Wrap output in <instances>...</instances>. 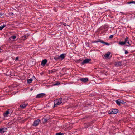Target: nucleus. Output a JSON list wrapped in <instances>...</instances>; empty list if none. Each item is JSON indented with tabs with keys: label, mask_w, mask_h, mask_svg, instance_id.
<instances>
[{
	"label": "nucleus",
	"mask_w": 135,
	"mask_h": 135,
	"mask_svg": "<svg viewBox=\"0 0 135 135\" xmlns=\"http://www.w3.org/2000/svg\"><path fill=\"white\" fill-rule=\"evenodd\" d=\"M62 99L61 98H59L56 99L54 101V106L57 107L58 105L60 104L62 102Z\"/></svg>",
	"instance_id": "nucleus-1"
},
{
	"label": "nucleus",
	"mask_w": 135,
	"mask_h": 135,
	"mask_svg": "<svg viewBox=\"0 0 135 135\" xmlns=\"http://www.w3.org/2000/svg\"><path fill=\"white\" fill-rule=\"evenodd\" d=\"M118 112V110L116 109H115L110 110L108 112L109 114H115L117 113Z\"/></svg>",
	"instance_id": "nucleus-2"
},
{
	"label": "nucleus",
	"mask_w": 135,
	"mask_h": 135,
	"mask_svg": "<svg viewBox=\"0 0 135 135\" xmlns=\"http://www.w3.org/2000/svg\"><path fill=\"white\" fill-rule=\"evenodd\" d=\"M40 122V120L39 119H37L36 121H35L33 124V125L35 126H38Z\"/></svg>",
	"instance_id": "nucleus-3"
},
{
	"label": "nucleus",
	"mask_w": 135,
	"mask_h": 135,
	"mask_svg": "<svg viewBox=\"0 0 135 135\" xmlns=\"http://www.w3.org/2000/svg\"><path fill=\"white\" fill-rule=\"evenodd\" d=\"M91 61V59H86L84 60L82 63L83 64H85L88 63L89 61Z\"/></svg>",
	"instance_id": "nucleus-4"
},
{
	"label": "nucleus",
	"mask_w": 135,
	"mask_h": 135,
	"mask_svg": "<svg viewBox=\"0 0 135 135\" xmlns=\"http://www.w3.org/2000/svg\"><path fill=\"white\" fill-rule=\"evenodd\" d=\"M28 104L26 103L25 102H23L20 105V107L22 108V109H24L26 107Z\"/></svg>",
	"instance_id": "nucleus-5"
},
{
	"label": "nucleus",
	"mask_w": 135,
	"mask_h": 135,
	"mask_svg": "<svg viewBox=\"0 0 135 135\" xmlns=\"http://www.w3.org/2000/svg\"><path fill=\"white\" fill-rule=\"evenodd\" d=\"M127 39H128V38L127 37H126L125 38L124 42H119V44L121 45L125 44L127 42Z\"/></svg>",
	"instance_id": "nucleus-6"
},
{
	"label": "nucleus",
	"mask_w": 135,
	"mask_h": 135,
	"mask_svg": "<svg viewBox=\"0 0 135 135\" xmlns=\"http://www.w3.org/2000/svg\"><path fill=\"white\" fill-rule=\"evenodd\" d=\"M80 80L82 82L85 83L88 81V79L87 78H83L80 79Z\"/></svg>",
	"instance_id": "nucleus-7"
},
{
	"label": "nucleus",
	"mask_w": 135,
	"mask_h": 135,
	"mask_svg": "<svg viewBox=\"0 0 135 135\" xmlns=\"http://www.w3.org/2000/svg\"><path fill=\"white\" fill-rule=\"evenodd\" d=\"M7 130V128H3L0 129V133H3L6 132Z\"/></svg>",
	"instance_id": "nucleus-8"
},
{
	"label": "nucleus",
	"mask_w": 135,
	"mask_h": 135,
	"mask_svg": "<svg viewBox=\"0 0 135 135\" xmlns=\"http://www.w3.org/2000/svg\"><path fill=\"white\" fill-rule=\"evenodd\" d=\"M9 109L8 110L5 112L3 113V115L4 117H7L8 116V114L9 113Z\"/></svg>",
	"instance_id": "nucleus-9"
},
{
	"label": "nucleus",
	"mask_w": 135,
	"mask_h": 135,
	"mask_svg": "<svg viewBox=\"0 0 135 135\" xmlns=\"http://www.w3.org/2000/svg\"><path fill=\"white\" fill-rule=\"evenodd\" d=\"M45 94L44 93H40L37 95L36 96L37 98H41L45 96Z\"/></svg>",
	"instance_id": "nucleus-10"
},
{
	"label": "nucleus",
	"mask_w": 135,
	"mask_h": 135,
	"mask_svg": "<svg viewBox=\"0 0 135 135\" xmlns=\"http://www.w3.org/2000/svg\"><path fill=\"white\" fill-rule=\"evenodd\" d=\"M111 53L109 52H108L104 56V57L105 58H109L110 55Z\"/></svg>",
	"instance_id": "nucleus-11"
},
{
	"label": "nucleus",
	"mask_w": 135,
	"mask_h": 135,
	"mask_svg": "<svg viewBox=\"0 0 135 135\" xmlns=\"http://www.w3.org/2000/svg\"><path fill=\"white\" fill-rule=\"evenodd\" d=\"M35 79V77L33 76L31 78H30V79L27 80V82L28 83H31L33 79Z\"/></svg>",
	"instance_id": "nucleus-12"
},
{
	"label": "nucleus",
	"mask_w": 135,
	"mask_h": 135,
	"mask_svg": "<svg viewBox=\"0 0 135 135\" xmlns=\"http://www.w3.org/2000/svg\"><path fill=\"white\" fill-rule=\"evenodd\" d=\"M47 62V60L46 59H44L41 62V65H42L43 66H44V65L46 64Z\"/></svg>",
	"instance_id": "nucleus-13"
},
{
	"label": "nucleus",
	"mask_w": 135,
	"mask_h": 135,
	"mask_svg": "<svg viewBox=\"0 0 135 135\" xmlns=\"http://www.w3.org/2000/svg\"><path fill=\"white\" fill-rule=\"evenodd\" d=\"M60 59H61V60H62L65 57V54H61L60 56H59Z\"/></svg>",
	"instance_id": "nucleus-14"
},
{
	"label": "nucleus",
	"mask_w": 135,
	"mask_h": 135,
	"mask_svg": "<svg viewBox=\"0 0 135 135\" xmlns=\"http://www.w3.org/2000/svg\"><path fill=\"white\" fill-rule=\"evenodd\" d=\"M122 64L120 62H117L116 63L115 66H118L121 65Z\"/></svg>",
	"instance_id": "nucleus-15"
},
{
	"label": "nucleus",
	"mask_w": 135,
	"mask_h": 135,
	"mask_svg": "<svg viewBox=\"0 0 135 135\" xmlns=\"http://www.w3.org/2000/svg\"><path fill=\"white\" fill-rule=\"evenodd\" d=\"M116 103L118 105H120L121 102L120 100L118 99L116 101Z\"/></svg>",
	"instance_id": "nucleus-16"
},
{
	"label": "nucleus",
	"mask_w": 135,
	"mask_h": 135,
	"mask_svg": "<svg viewBox=\"0 0 135 135\" xmlns=\"http://www.w3.org/2000/svg\"><path fill=\"white\" fill-rule=\"evenodd\" d=\"M98 42H100L101 43H103V40H98L97 41H94L93 42V43H97Z\"/></svg>",
	"instance_id": "nucleus-17"
},
{
	"label": "nucleus",
	"mask_w": 135,
	"mask_h": 135,
	"mask_svg": "<svg viewBox=\"0 0 135 135\" xmlns=\"http://www.w3.org/2000/svg\"><path fill=\"white\" fill-rule=\"evenodd\" d=\"M6 26V25H3L0 27V30L3 29L4 27Z\"/></svg>",
	"instance_id": "nucleus-18"
},
{
	"label": "nucleus",
	"mask_w": 135,
	"mask_h": 135,
	"mask_svg": "<svg viewBox=\"0 0 135 135\" xmlns=\"http://www.w3.org/2000/svg\"><path fill=\"white\" fill-rule=\"evenodd\" d=\"M54 59L56 60H59L60 59V57H59V56L58 57H56L54 58Z\"/></svg>",
	"instance_id": "nucleus-19"
},
{
	"label": "nucleus",
	"mask_w": 135,
	"mask_h": 135,
	"mask_svg": "<svg viewBox=\"0 0 135 135\" xmlns=\"http://www.w3.org/2000/svg\"><path fill=\"white\" fill-rule=\"evenodd\" d=\"M64 133H62L61 132L57 133L56 135H64Z\"/></svg>",
	"instance_id": "nucleus-20"
},
{
	"label": "nucleus",
	"mask_w": 135,
	"mask_h": 135,
	"mask_svg": "<svg viewBox=\"0 0 135 135\" xmlns=\"http://www.w3.org/2000/svg\"><path fill=\"white\" fill-rule=\"evenodd\" d=\"M11 38L13 40H14L16 38V36L15 35L12 36L11 37Z\"/></svg>",
	"instance_id": "nucleus-21"
},
{
	"label": "nucleus",
	"mask_w": 135,
	"mask_h": 135,
	"mask_svg": "<svg viewBox=\"0 0 135 135\" xmlns=\"http://www.w3.org/2000/svg\"><path fill=\"white\" fill-rule=\"evenodd\" d=\"M60 84V83L59 82H57L56 83L54 84V85H59Z\"/></svg>",
	"instance_id": "nucleus-22"
},
{
	"label": "nucleus",
	"mask_w": 135,
	"mask_h": 135,
	"mask_svg": "<svg viewBox=\"0 0 135 135\" xmlns=\"http://www.w3.org/2000/svg\"><path fill=\"white\" fill-rule=\"evenodd\" d=\"M126 43H127L129 45H131L132 44V42H129L128 41V40H127V42Z\"/></svg>",
	"instance_id": "nucleus-23"
},
{
	"label": "nucleus",
	"mask_w": 135,
	"mask_h": 135,
	"mask_svg": "<svg viewBox=\"0 0 135 135\" xmlns=\"http://www.w3.org/2000/svg\"><path fill=\"white\" fill-rule=\"evenodd\" d=\"M103 43L105 45H109V44L108 43H107L106 42H105L103 41Z\"/></svg>",
	"instance_id": "nucleus-24"
},
{
	"label": "nucleus",
	"mask_w": 135,
	"mask_h": 135,
	"mask_svg": "<svg viewBox=\"0 0 135 135\" xmlns=\"http://www.w3.org/2000/svg\"><path fill=\"white\" fill-rule=\"evenodd\" d=\"M134 3L135 4V2L132 1L131 2H129L128 3V4H130V3Z\"/></svg>",
	"instance_id": "nucleus-25"
},
{
	"label": "nucleus",
	"mask_w": 135,
	"mask_h": 135,
	"mask_svg": "<svg viewBox=\"0 0 135 135\" xmlns=\"http://www.w3.org/2000/svg\"><path fill=\"white\" fill-rule=\"evenodd\" d=\"M113 37V35H111L109 37V38H111Z\"/></svg>",
	"instance_id": "nucleus-26"
},
{
	"label": "nucleus",
	"mask_w": 135,
	"mask_h": 135,
	"mask_svg": "<svg viewBox=\"0 0 135 135\" xmlns=\"http://www.w3.org/2000/svg\"><path fill=\"white\" fill-rule=\"evenodd\" d=\"M27 36H23L22 37L24 39H25L26 38H27Z\"/></svg>",
	"instance_id": "nucleus-27"
},
{
	"label": "nucleus",
	"mask_w": 135,
	"mask_h": 135,
	"mask_svg": "<svg viewBox=\"0 0 135 135\" xmlns=\"http://www.w3.org/2000/svg\"><path fill=\"white\" fill-rule=\"evenodd\" d=\"M13 13H10L9 14V15L10 16H13Z\"/></svg>",
	"instance_id": "nucleus-28"
},
{
	"label": "nucleus",
	"mask_w": 135,
	"mask_h": 135,
	"mask_svg": "<svg viewBox=\"0 0 135 135\" xmlns=\"http://www.w3.org/2000/svg\"><path fill=\"white\" fill-rule=\"evenodd\" d=\"M121 103L123 104H124L125 103V102L124 101H122L121 102Z\"/></svg>",
	"instance_id": "nucleus-29"
},
{
	"label": "nucleus",
	"mask_w": 135,
	"mask_h": 135,
	"mask_svg": "<svg viewBox=\"0 0 135 135\" xmlns=\"http://www.w3.org/2000/svg\"><path fill=\"white\" fill-rule=\"evenodd\" d=\"M3 15V13H0V17L1 16Z\"/></svg>",
	"instance_id": "nucleus-30"
},
{
	"label": "nucleus",
	"mask_w": 135,
	"mask_h": 135,
	"mask_svg": "<svg viewBox=\"0 0 135 135\" xmlns=\"http://www.w3.org/2000/svg\"><path fill=\"white\" fill-rule=\"evenodd\" d=\"M63 25L64 26H66V23H63Z\"/></svg>",
	"instance_id": "nucleus-31"
},
{
	"label": "nucleus",
	"mask_w": 135,
	"mask_h": 135,
	"mask_svg": "<svg viewBox=\"0 0 135 135\" xmlns=\"http://www.w3.org/2000/svg\"><path fill=\"white\" fill-rule=\"evenodd\" d=\"M128 53V52L126 50L125 51V54H127Z\"/></svg>",
	"instance_id": "nucleus-32"
},
{
	"label": "nucleus",
	"mask_w": 135,
	"mask_h": 135,
	"mask_svg": "<svg viewBox=\"0 0 135 135\" xmlns=\"http://www.w3.org/2000/svg\"><path fill=\"white\" fill-rule=\"evenodd\" d=\"M18 57H17L16 58V60H18Z\"/></svg>",
	"instance_id": "nucleus-33"
},
{
	"label": "nucleus",
	"mask_w": 135,
	"mask_h": 135,
	"mask_svg": "<svg viewBox=\"0 0 135 135\" xmlns=\"http://www.w3.org/2000/svg\"><path fill=\"white\" fill-rule=\"evenodd\" d=\"M1 50H2V49H1V48L0 47V52H1Z\"/></svg>",
	"instance_id": "nucleus-34"
},
{
	"label": "nucleus",
	"mask_w": 135,
	"mask_h": 135,
	"mask_svg": "<svg viewBox=\"0 0 135 135\" xmlns=\"http://www.w3.org/2000/svg\"><path fill=\"white\" fill-rule=\"evenodd\" d=\"M45 121H46V119H45Z\"/></svg>",
	"instance_id": "nucleus-35"
}]
</instances>
